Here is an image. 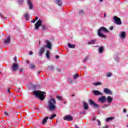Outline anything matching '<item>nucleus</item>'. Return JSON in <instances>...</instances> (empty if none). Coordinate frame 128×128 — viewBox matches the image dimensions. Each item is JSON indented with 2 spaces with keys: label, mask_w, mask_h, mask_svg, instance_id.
Here are the masks:
<instances>
[{
  "label": "nucleus",
  "mask_w": 128,
  "mask_h": 128,
  "mask_svg": "<svg viewBox=\"0 0 128 128\" xmlns=\"http://www.w3.org/2000/svg\"><path fill=\"white\" fill-rule=\"evenodd\" d=\"M48 105L47 106V109L50 112H52V110H56V100L54 98H52L51 100H48Z\"/></svg>",
  "instance_id": "1"
},
{
  "label": "nucleus",
  "mask_w": 128,
  "mask_h": 128,
  "mask_svg": "<svg viewBox=\"0 0 128 128\" xmlns=\"http://www.w3.org/2000/svg\"><path fill=\"white\" fill-rule=\"evenodd\" d=\"M103 32H106V34H108V30L106 28V27L102 26L100 27L99 29L97 30V34L98 36L100 38H106V36L104 34Z\"/></svg>",
  "instance_id": "2"
},
{
  "label": "nucleus",
  "mask_w": 128,
  "mask_h": 128,
  "mask_svg": "<svg viewBox=\"0 0 128 128\" xmlns=\"http://www.w3.org/2000/svg\"><path fill=\"white\" fill-rule=\"evenodd\" d=\"M34 94L40 100H44V98H46L44 96L45 92H42L40 90L34 91Z\"/></svg>",
  "instance_id": "3"
},
{
  "label": "nucleus",
  "mask_w": 128,
  "mask_h": 128,
  "mask_svg": "<svg viewBox=\"0 0 128 128\" xmlns=\"http://www.w3.org/2000/svg\"><path fill=\"white\" fill-rule=\"evenodd\" d=\"M42 20L40 19L37 21V22L35 24V30H38L40 28V26H42Z\"/></svg>",
  "instance_id": "4"
},
{
  "label": "nucleus",
  "mask_w": 128,
  "mask_h": 128,
  "mask_svg": "<svg viewBox=\"0 0 128 128\" xmlns=\"http://www.w3.org/2000/svg\"><path fill=\"white\" fill-rule=\"evenodd\" d=\"M114 22L116 24H118V26L122 24V20H120V18L115 16H114Z\"/></svg>",
  "instance_id": "5"
},
{
  "label": "nucleus",
  "mask_w": 128,
  "mask_h": 128,
  "mask_svg": "<svg viewBox=\"0 0 128 128\" xmlns=\"http://www.w3.org/2000/svg\"><path fill=\"white\" fill-rule=\"evenodd\" d=\"M89 104L90 106H92L94 108H100V105L96 104L94 100H88Z\"/></svg>",
  "instance_id": "6"
},
{
  "label": "nucleus",
  "mask_w": 128,
  "mask_h": 128,
  "mask_svg": "<svg viewBox=\"0 0 128 128\" xmlns=\"http://www.w3.org/2000/svg\"><path fill=\"white\" fill-rule=\"evenodd\" d=\"M46 46H44V48H48L49 50H52V42H50L48 40H46Z\"/></svg>",
  "instance_id": "7"
},
{
  "label": "nucleus",
  "mask_w": 128,
  "mask_h": 128,
  "mask_svg": "<svg viewBox=\"0 0 128 128\" xmlns=\"http://www.w3.org/2000/svg\"><path fill=\"white\" fill-rule=\"evenodd\" d=\"M64 120H67L68 122H72V120L73 118L72 116L68 115H66L64 118Z\"/></svg>",
  "instance_id": "8"
},
{
  "label": "nucleus",
  "mask_w": 128,
  "mask_h": 128,
  "mask_svg": "<svg viewBox=\"0 0 128 128\" xmlns=\"http://www.w3.org/2000/svg\"><path fill=\"white\" fill-rule=\"evenodd\" d=\"M12 68L13 72H16V70H18V64L14 63L12 64Z\"/></svg>",
  "instance_id": "9"
},
{
  "label": "nucleus",
  "mask_w": 128,
  "mask_h": 128,
  "mask_svg": "<svg viewBox=\"0 0 128 128\" xmlns=\"http://www.w3.org/2000/svg\"><path fill=\"white\" fill-rule=\"evenodd\" d=\"M44 52V46H42L40 48L38 52V54L40 56H42Z\"/></svg>",
  "instance_id": "10"
},
{
  "label": "nucleus",
  "mask_w": 128,
  "mask_h": 128,
  "mask_svg": "<svg viewBox=\"0 0 128 128\" xmlns=\"http://www.w3.org/2000/svg\"><path fill=\"white\" fill-rule=\"evenodd\" d=\"M106 96H102L101 98H98V101L100 102H102V104L106 102Z\"/></svg>",
  "instance_id": "11"
},
{
  "label": "nucleus",
  "mask_w": 128,
  "mask_h": 128,
  "mask_svg": "<svg viewBox=\"0 0 128 128\" xmlns=\"http://www.w3.org/2000/svg\"><path fill=\"white\" fill-rule=\"evenodd\" d=\"M28 4L29 6V10H32L34 6H32V4L30 0H28Z\"/></svg>",
  "instance_id": "12"
},
{
  "label": "nucleus",
  "mask_w": 128,
  "mask_h": 128,
  "mask_svg": "<svg viewBox=\"0 0 128 128\" xmlns=\"http://www.w3.org/2000/svg\"><path fill=\"white\" fill-rule=\"evenodd\" d=\"M54 1L58 6H61L62 4V2L61 0H54Z\"/></svg>",
  "instance_id": "13"
},
{
  "label": "nucleus",
  "mask_w": 128,
  "mask_h": 128,
  "mask_svg": "<svg viewBox=\"0 0 128 128\" xmlns=\"http://www.w3.org/2000/svg\"><path fill=\"white\" fill-rule=\"evenodd\" d=\"M104 92H105V94H112V91H110V89H108L107 88H105L104 90Z\"/></svg>",
  "instance_id": "14"
},
{
  "label": "nucleus",
  "mask_w": 128,
  "mask_h": 128,
  "mask_svg": "<svg viewBox=\"0 0 128 128\" xmlns=\"http://www.w3.org/2000/svg\"><path fill=\"white\" fill-rule=\"evenodd\" d=\"M4 44H10V36H8L6 39L4 40Z\"/></svg>",
  "instance_id": "15"
},
{
  "label": "nucleus",
  "mask_w": 128,
  "mask_h": 128,
  "mask_svg": "<svg viewBox=\"0 0 128 128\" xmlns=\"http://www.w3.org/2000/svg\"><path fill=\"white\" fill-rule=\"evenodd\" d=\"M93 94H94V96H102V93L100 92L98 90H94Z\"/></svg>",
  "instance_id": "16"
},
{
  "label": "nucleus",
  "mask_w": 128,
  "mask_h": 128,
  "mask_svg": "<svg viewBox=\"0 0 128 128\" xmlns=\"http://www.w3.org/2000/svg\"><path fill=\"white\" fill-rule=\"evenodd\" d=\"M83 106L84 110H86L88 109V104L86 102H84L83 103Z\"/></svg>",
  "instance_id": "17"
},
{
  "label": "nucleus",
  "mask_w": 128,
  "mask_h": 128,
  "mask_svg": "<svg viewBox=\"0 0 128 128\" xmlns=\"http://www.w3.org/2000/svg\"><path fill=\"white\" fill-rule=\"evenodd\" d=\"M96 40L94 39V40H92L90 42H88V44H96Z\"/></svg>",
  "instance_id": "18"
},
{
  "label": "nucleus",
  "mask_w": 128,
  "mask_h": 128,
  "mask_svg": "<svg viewBox=\"0 0 128 128\" xmlns=\"http://www.w3.org/2000/svg\"><path fill=\"white\" fill-rule=\"evenodd\" d=\"M68 46L69 48H76V45L72 44L70 43H68Z\"/></svg>",
  "instance_id": "19"
},
{
  "label": "nucleus",
  "mask_w": 128,
  "mask_h": 128,
  "mask_svg": "<svg viewBox=\"0 0 128 128\" xmlns=\"http://www.w3.org/2000/svg\"><path fill=\"white\" fill-rule=\"evenodd\" d=\"M30 68H31L32 70H34L36 68V65L34 63L30 64L29 65Z\"/></svg>",
  "instance_id": "20"
},
{
  "label": "nucleus",
  "mask_w": 128,
  "mask_h": 128,
  "mask_svg": "<svg viewBox=\"0 0 128 128\" xmlns=\"http://www.w3.org/2000/svg\"><path fill=\"white\" fill-rule=\"evenodd\" d=\"M49 118L48 116H46L45 118H44L42 121V124H46Z\"/></svg>",
  "instance_id": "21"
},
{
  "label": "nucleus",
  "mask_w": 128,
  "mask_h": 128,
  "mask_svg": "<svg viewBox=\"0 0 128 128\" xmlns=\"http://www.w3.org/2000/svg\"><path fill=\"white\" fill-rule=\"evenodd\" d=\"M104 48L103 46H100L98 48V51H99V54H102V52H104Z\"/></svg>",
  "instance_id": "22"
},
{
  "label": "nucleus",
  "mask_w": 128,
  "mask_h": 128,
  "mask_svg": "<svg viewBox=\"0 0 128 128\" xmlns=\"http://www.w3.org/2000/svg\"><path fill=\"white\" fill-rule=\"evenodd\" d=\"M112 98L110 97V96H108L107 97V100L108 102H112Z\"/></svg>",
  "instance_id": "23"
},
{
  "label": "nucleus",
  "mask_w": 128,
  "mask_h": 128,
  "mask_svg": "<svg viewBox=\"0 0 128 128\" xmlns=\"http://www.w3.org/2000/svg\"><path fill=\"white\" fill-rule=\"evenodd\" d=\"M120 36L122 38H126V32H122Z\"/></svg>",
  "instance_id": "24"
},
{
  "label": "nucleus",
  "mask_w": 128,
  "mask_h": 128,
  "mask_svg": "<svg viewBox=\"0 0 128 128\" xmlns=\"http://www.w3.org/2000/svg\"><path fill=\"white\" fill-rule=\"evenodd\" d=\"M24 16H25L26 20H30V16H28V13L25 14Z\"/></svg>",
  "instance_id": "25"
},
{
  "label": "nucleus",
  "mask_w": 128,
  "mask_h": 128,
  "mask_svg": "<svg viewBox=\"0 0 128 128\" xmlns=\"http://www.w3.org/2000/svg\"><path fill=\"white\" fill-rule=\"evenodd\" d=\"M46 58L48 60L50 58V51L47 50L46 52Z\"/></svg>",
  "instance_id": "26"
},
{
  "label": "nucleus",
  "mask_w": 128,
  "mask_h": 128,
  "mask_svg": "<svg viewBox=\"0 0 128 128\" xmlns=\"http://www.w3.org/2000/svg\"><path fill=\"white\" fill-rule=\"evenodd\" d=\"M114 118V117H109L106 118V122H110V120H112Z\"/></svg>",
  "instance_id": "27"
},
{
  "label": "nucleus",
  "mask_w": 128,
  "mask_h": 128,
  "mask_svg": "<svg viewBox=\"0 0 128 128\" xmlns=\"http://www.w3.org/2000/svg\"><path fill=\"white\" fill-rule=\"evenodd\" d=\"M42 28L43 30H46V26L45 25H42Z\"/></svg>",
  "instance_id": "28"
},
{
  "label": "nucleus",
  "mask_w": 128,
  "mask_h": 128,
  "mask_svg": "<svg viewBox=\"0 0 128 128\" xmlns=\"http://www.w3.org/2000/svg\"><path fill=\"white\" fill-rule=\"evenodd\" d=\"M56 114H52V116L50 118V120H52L54 118H56Z\"/></svg>",
  "instance_id": "29"
},
{
  "label": "nucleus",
  "mask_w": 128,
  "mask_h": 128,
  "mask_svg": "<svg viewBox=\"0 0 128 128\" xmlns=\"http://www.w3.org/2000/svg\"><path fill=\"white\" fill-rule=\"evenodd\" d=\"M80 76V75L78 74H76L74 76V80H76L77 78H78Z\"/></svg>",
  "instance_id": "30"
},
{
  "label": "nucleus",
  "mask_w": 128,
  "mask_h": 128,
  "mask_svg": "<svg viewBox=\"0 0 128 128\" xmlns=\"http://www.w3.org/2000/svg\"><path fill=\"white\" fill-rule=\"evenodd\" d=\"M94 86H100V85H102V83L100 82H95V83L94 84Z\"/></svg>",
  "instance_id": "31"
},
{
  "label": "nucleus",
  "mask_w": 128,
  "mask_h": 128,
  "mask_svg": "<svg viewBox=\"0 0 128 128\" xmlns=\"http://www.w3.org/2000/svg\"><path fill=\"white\" fill-rule=\"evenodd\" d=\"M68 82H70V84H72V82H74V81L70 78H69L68 79Z\"/></svg>",
  "instance_id": "32"
},
{
  "label": "nucleus",
  "mask_w": 128,
  "mask_h": 128,
  "mask_svg": "<svg viewBox=\"0 0 128 128\" xmlns=\"http://www.w3.org/2000/svg\"><path fill=\"white\" fill-rule=\"evenodd\" d=\"M18 2L20 4H24V0H18Z\"/></svg>",
  "instance_id": "33"
},
{
  "label": "nucleus",
  "mask_w": 128,
  "mask_h": 128,
  "mask_svg": "<svg viewBox=\"0 0 128 128\" xmlns=\"http://www.w3.org/2000/svg\"><path fill=\"white\" fill-rule=\"evenodd\" d=\"M106 76H108V78H110V76H112V73L110 72H108L106 74Z\"/></svg>",
  "instance_id": "34"
},
{
  "label": "nucleus",
  "mask_w": 128,
  "mask_h": 128,
  "mask_svg": "<svg viewBox=\"0 0 128 128\" xmlns=\"http://www.w3.org/2000/svg\"><path fill=\"white\" fill-rule=\"evenodd\" d=\"M57 98L59 100H62V96H57Z\"/></svg>",
  "instance_id": "35"
},
{
  "label": "nucleus",
  "mask_w": 128,
  "mask_h": 128,
  "mask_svg": "<svg viewBox=\"0 0 128 128\" xmlns=\"http://www.w3.org/2000/svg\"><path fill=\"white\" fill-rule=\"evenodd\" d=\"M97 122L98 126H100V120H97Z\"/></svg>",
  "instance_id": "36"
},
{
  "label": "nucleus",
  "mask_w": 128,
  "mask_h": 128,
  "mask_svg": "<svg viewBox=\"0 0 128 128\" xmlns=\"http://www.w3.org/2000/svg\"><path fill=\"white\" fill-rule=\"evenodd\" d=\"M88 60V58L86 57V58H85L83 62H86V60Z\"/></svg>",
  "instance_id": "37"
},
{
  "label": "nucleus",
  "mask_w": 128,
  "mask_h": 128,
  "mask_svg": "<svg viewBox=\"0 0 128 128\" xmlns=\"http://www.w3.org/2000/svg\"><path fill=\"white\" fill-rule=\"evenodd\" d=\"M110 30H114V26H111L110 28Z\"/></svg>",
  "instance_id": "38"
},
{
  "label": "nucleus",
  "mask_w": 128,
  "mask_h": 128,
  "mask_svg": "<svg viewBox=\"0 0 128 128\" xmlns=\"http://www.w3.org/2000/svg\"><path fill=\"white\" fill-rule=\"evenodd\" d=\"M31 22H32V24H34V22H36V20H35V19L32 20L31 21Z\"/></svg>",
  "instance_id": "39"
},
{
  "label": "nucleus",
  "mask_w": 128,
  "mask_h": 128,
  "mask_svg": "<svg viewBox=\"0 0 128 128\" xmlns=\"http://www.w3.org/2000/svg\"><path fill=\"white\" fill-rule=\"evenodd\" d=\"M4 114L5 116H8V114L6 112H4Z\"/></svg>",
  "instance_id": "40"
},
{
  "label": "nucleus",
  "mask_w": 128,
  "mask_h": 128,
  "mask_svg": "<svg viewBox=\"0 0 128 128\" xmlns=\"http://www.w3.org/2000/svg\"><path fill=\"white\" fill-rule=\"evenodd\" d=\"M34 20H38V16H36V17L35 18Z\"/></svg>",
  "instance_id": "41"
},
{
  "label": "nucleus",
  "mask_w": 128,
  "mask_h": 128,
  "mask_svg": "<svg viewBox=\"0 0 128 128\" xmlns=\"http://www.w3.org/2000/svg\"><path fill=\"white\" fill-rule=\"evenodd\" d=\"M108 128V126H107V125H106V126H105L102 127V128Z\"/></svg>",
  "instance_id": "42"
},
{
  "label": "nucleus",
  "mask_w": 128,
  "mask_h": 128,
  "mask_svg": "<svg viewBox=\"0 0 128 128\" xmlns=\"http://www.w3.org/2000/svg\"><path fill=\"white\" fill-rule=\"evenodd\" d=\"M80 114H86V111H84L83 112H80Z\"/></svg>",
  "instance_id": "43"
},
{
  "label": "nucleus",
  "mask_w": 128,
  "mask_h": 128,
  "mask_svg": "<svg viewBox=\"0 0 128 128\" xmlns=\"http://www.w3.org/2000/svg\"><path fill=\"white\" fill-rule=\"evenodd\" d=\"M7 92H8V94H10V88H8L7 90Z\"/></svg>",
  "instance_id": "44"
},
{
  "label": "nucleus",
  "mask_w": 128,
  "mask_h": 128,
  "mask_svg": "<svg viewBox=\"0 0 128 128\" xmlns=\"http://www.w3.org/2000/svg\"><path fill=\"white\" fill-rule=\"evenodd\" d=\"M56 58H60V56H56Z\"/></svg>",
  "instance_id": "45"
},
{
  "label": "nucleus",
  "mask_w": 128,
  "mask_h": 128,
  "mask_svg": "<svg viewBox=\"0 0 128 128\" xmlns=\"http://www.w3.org/2000/svg\"><path fill=\"white\" fill-rule=\"evenodd\" d=\"M80 14H84V11H82V10H80Z\"/></svg>",
  "instance_id": "46"
},
{
  "label": "nucleus",
  "mask_w": 128,
  "mask_h": 128,
  "mask_svg": "<svg viewBox=\"0 0 128 128\" xmlns=\"http://www.w3.org/2000/svg\"><path fill=\"white\" fill-rule=\"evenodd\" d=\"M32 54H33L32 52L30 51V55Z\"/></svg>",
  "instance_id": "47"
},
{
  "label": "nucleus",
  "mask_w": 128,
  "mask_h": 128,
  "mask_svg": "<svg viewBox=\"0 0 128 128\" xmlns=\"http://www.w3.org/2000/svg\"><path fill=\"white\" fill-rule=\"evenodd\" d=\"M14 60L16 62V57L14 58Z\"/></svg>",
  "instance_id": "48"
},
{
  "label": "nucleus",
  "mask_w": 128,
  "mask_h": 128,
  "mask_svg": "<svg viewBox=\"0 0 128 128\" xmlns=\"http://www.w3.org/2000/svg\"><path fill=\"white\" fill-rule=\"evenodd\" d=\"M123 112H126V110L123 109Z\"/></svg>",
  "instance_id": "49"
},
{
  "label": "nucleus",
  "mask_w": 128,
  "mask_h": 128,
  "mask_svg": "<svg viewBox=\"0 0 128 128\" xmlns=\"http://www.w3.org/2000/svg\"><path fill=\"white\" fill-rule=\"evenodd\" d=\"M26 62H27V64H30V61H28V60H26Z\"/></svg>",
  "instance_id": "50"
},
{
  "label": "nucleus",
  "mask_w": 128,
  "mask_h": 128,
  "mask_svg": "<svg viewBox=\"0 0 128 128\" xmlns=\"http://www.w3.org/2000/svg\"><path fill=\"white\" fill-rule=\"evenodd\" d=\"M20 72H22L24 70L23 69H20Z\"/></svg>",
  "instance_id": "51"
},
{
  "label": "nucleus",
  "mask_w": 128,
  "mask_h": 128,
  "mask_svg": "<svg viewBox=\"0 0 128 128\" xmlns=\"http://www.w3.org/2000/svg\"><path fill=\"white\" fill-rule=\"evenodd\" d=\"M0 18H2V13H0Z\"/></svg>",
  "instance_id": "52"
},
{
  "label": "nucleus",
  "mask_w": 128,
  "mask_h": 128,
  "mask_svg": "<svg viewBox=\"0 0 128 128\" xmlns=\"http://www.w3.org/2000/svg\"><path fill=\"white\" fill-rule=\"evenodd\" d=\"M36 108V110H38V108Z\"/></svg>",
  "instance_id": "53"
},
{
  "label": "nucleus",
  "mask_w": 128,
  "mask_h": 128,
  "mask_svg": "<svg viewBox=\"0 0 128 128\" xmlns=\"http://www.w3.org/2000/svg\"><path fill=\"white\" fill-rule=\"evenodd\" d=\"M72 96H74V94H73L72 95Z\"/></svg>",
  "instance_id": "54"
},
{
  "label": "nucleus",
  "mask_w": 128,
  "mask_h": 128,
  "mask_svg": "<svg viewBox=\"0 0 128 128\" xmlns=\"http://www.w3.org/2000/svg\"><path fill=\"white\" fill-rule=\"evenodd\" d=\"M38 74H40V72H38Z\"/></svg>",
  "instance_id": "55"
},
{
  "label": "nucleus",
  "mask_w": 128,
  "mask_h": 128,
  "mask_svg": "<svg viewBox=\"0 0 128 128\" xmlns=\"http://www.w3.org/2000/svg\"><path fill=\"white\" fill-rule=\"evenodd\" d=\"M103 0H100V2H102Z\"/></svg>",
  "instance_id": "56"
},
{
  "label": "nucleus",
  "mask_w": 128,
  "mask_h": 128,
  "mask_svg": "<svg viewBox=\"0 0 128 128\" xmlns=\"http://www.w3.org/2000/svg\"><path fill=\"white\" fill-rule=\"evenodd\" d=\"M104 16H106V14H104Z\"/></svg>",
  "instance_id": "57"
}]
</instances>
